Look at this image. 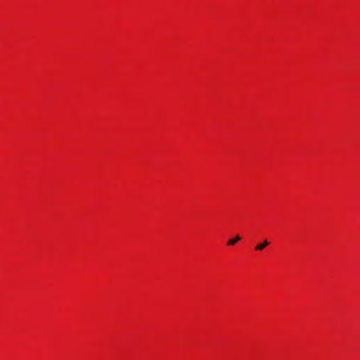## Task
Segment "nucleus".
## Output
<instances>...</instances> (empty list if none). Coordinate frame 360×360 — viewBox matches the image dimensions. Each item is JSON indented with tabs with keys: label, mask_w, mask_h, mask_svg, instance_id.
Masks as SVG:
<instances>
[{
	"label": "nucleus",
	"mask_w": 360,
	"mask_h": 360,
	"mask_svg": "<svg viewBox=\"0 0 360 360\" xmlns=\"http://www.w3.org/2000/svg\"><path fill=\"white\" fill-rule=\"evenodd\" d=\"M269 245V242L267 240H264L263 241V243L258 244L255 247V250L256 251H261V250H262L264 248H265Z\"/></svg>",
	"instance_id": "obj_1"
},
{
	"label": "nucleus",
	"mask_w": 360,
	"mask_h": 360,
	"mask_svg": "<svg viewBox=\"0 0 360 360\" xmlns=\"http://www.w3.org/2000/svg\"><path fill=\"white\" fill-rule=\"evenodd\" d=\"M241 238L239 236H236L234 238L230 239L227 242V245L232 246L234 245L237 242H238Z\"/></svg>",
	"instance_id": "obj_2"
}]
</instances>
